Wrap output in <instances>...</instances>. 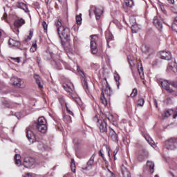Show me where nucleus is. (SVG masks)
<instances>
[{
	"label": "nucleus",
	"mask_w": 177,
	"mask_h": 177,
	"mask_svg": "<svg viewBox=\"0 0 177 177\" xmlns=\"http://www.w3.org/2000/svg\"><path fill=\"white\" fill-rule=\"evenodd\" d=\"M58 35L61 39V44L66 53L73 52V47L70 44L71 41V30L70 28L64 26L62 24V19H58L55 23Z\"/></svg>",
	"instance_id": "f257e3e1"
},
{
	"label": "nucleus",
	"mask_w": 177,
	"mask_h": 177,
	"mask_svg": "<svg viewBox=\"0 0 177 177\" xmlns=\"http://www.w3.org/2000/svg\"><path fill=\"white\" fill-rule=\"evenodd\" d=\"M34 78L36 80V83L38 85L39 88H44V81H42V79H41V77L39 75L35 74Z\"/></svg>",
	"instance_id": "412c9836"
},
{
	"label": "nucleus",
	"mask_w": 177,
	"mask_h": 177,
	"mask_svg": "<svg viewBox=\"0 0 177 177\" xmlns=\"http://www.w3.org/2000/svg\"><path fill=\"white\" fill-rule=\"evenodd\" d=\"M102 88L101 89H110V86H109V82H107V79L105 77L101 82Z\"/></svg>",
	"instance_id": "b1692460"
},
{
	"label": "nucleus",
	"mask_w": 177,
	"mask_h": 177,
	"mask_svg": "<svg viewBox=\"0 0 177 177\" xmlns=\"http://www.w3.org/2000/svg\"><path fill=\"white\" fill-rule=\"evenodd\" d=\"M64 89H74V84L73 83H68L63 84Z\"/></svg>",
	"instance_id": "473e14b6"
},
{
	"label": "nucleus",
	"mask_w": 177,
	"mask_h": 177,
	"mask_svg": "<svg viewBox=\"0 0 177 177\" xmlns=\"http://www.w3.org/2000/svg\"><path fill=\"white\" fill-rule=\"evenodd\" d=\"M53 64L57 70H62V68H63L59 62L53 61Z\"/></svg>",
	"instance_id": "c9c22d12"
},
{
	"label": "nucleus",
	"mask_w": 177,
	"mask_h": 177,
	"mask_svg": "<svg viewBox=\"0 0 177 177\" xmlns=\"http://www.w3.org/2000/svg\"><path fill=\"white\" fill-rule=\"evenodd\" d=\"M101 102L104 106H107V100L106 99V97H104V91L102 90L101 93Z\"/></svg>",
	"instance_id": "7c9ffc66"
},
{
	"label": "nucleus",
	"mask_w": 177,
	"mask_h": 177,
	"mask_svg": "<svg viewBox=\"0 0 177 177\" xmlns=\"http://www.w3.org/2000/svg\"><path fill=\"white\" fill-rule=\"evenodd\" d=\"M106 39L107 42V45H109L110 41H113L114 39V36L110 32H106Z\"/></svg>",
	"instance_id": "c85d7f7f"
},
{
	"label": "nucleus",
	"mask_w": 177,
	"mask_h": 177,
	"mask_svg": "<svg viewBox=\"0 0 177 177\" xmlns=\"http://www.w3.org/2000/svg\"><path fill=\"white\" fill-rule=\"evenodd\" d=\"M82 15L80 14L79 15L76 16V23L77 24H78L79 26L81 25V23L82 21Z\"/></svg>",
	"instance_id": "58836bf2"
},
{
	"label": "nucleus",
	"mask_w": 177,
	"mask_h": 177,
	"mask_svg": "<svg viewBox=\"0 0 177 177\" xmlns=\"http://www.w3.org/2000/svg\"><path fill=\"white\" fill-rule=\"evenodd\" d=\"M160 59L163 60H169L172 57V55L169 51H160Z\"/></svg>",
	"instance_id": "2eb2a0df"
},
{
	"label": "nucleus",
	"mask_w": 177,
	"mask_h": 177,
	"mask_svg": "<svg viewBox=\"0 0 177 177\" xmlns=\"http://www.w3.org/2000/svg\"><path fill=\"white\" fill-rule=\"evenodd\" d=\"M71 169L72 172L75 173V162L74 161V159H71Z\"/></svg>",
	"instance_id": "ea45409f"
},
{
	"label": "nucleus",
	"mask_w": 177,
	"mask_h": 177,
	"mask_svg": "<svg viewBox=\"0 0 177 177\" xmlns=\"http://www.w3.org/2000/svg\"><path fill=\"white\" fill-rule=\"evenodd\" d=\"M93 121L98 124L97 126L99 127L100 131L102 133H106L107 132V123H106L104 120H99V118L95 116L93 118Z\"/></svg>",
	"instance_id": "20e7f679"
},
{
	"label": "nucleus",
	"mask_w": 177,
	"mask_h": 177,
	"mask_svg": "<svg viewBox=\"0 0 177 177\" xmlns=\"http://www.w3.org/2000/svg\"><path fill=\"white\" fill-rule=\"evenodd\" d=\"M43 28H44V30L48 29V25L46 24V22H45V21L43 22Z\"/></svg>",
	"instance_id": "5fc2aeb1"
},
{
	"label": "nucleus",
	"mask_w": 177,
	"mask_h": 177,
	"mask_svg": "<svg viewBox=\"0 0 177 177\" xmlns=\"http://www.w3.org/2000/svg\"><path fill=\"white\" fill-rule=\"evenodd\" d=\"M158 6L160 9V10L162 12L164 15H167V10H165L166 6H164V4L161 2L158 3Z\"/></svg>",
	"instance_id": "72a5a7b5"
},
{
	"label": "nucleus",
	"mask_w": 177,
	"mask_h": 177,
	"mask_svg": "<svg viewBox=\"0 0 177 177\" xmlns=\"http://www.w3.org/2000/svg\"><path fill=\"white\" fill-rule=\"evenodd\" d=\"M30 51L32 53H34V52L37 51V44H33L32 46L30 47Z\"/></svg>",
	"instance_id": "79ce46f5"
},
{
	"label": "nucleus",
	"mask_w": 177,
	"mask_h": 177,
	"mask_svg": "<svg viewBox=\"0 0 177 177\" xmlns=\"http://www.w3.org/2000/svg\"><path fill=\"white\" fill-rule=\"evenodd\" d=\"M26 137L28 139L29 142L34 143V140L35 139V135L32 132V131L30 130L29 129H26Z\"/></svg>",
	"instance_id": "f3484780"
},
{
	"label": "nucleus",
	"mask_w": 177,
	"mask_h": 177,
	"mask_svg": "<svg viewBox=\"0 0 177 177\" xmlns=\"http://www.w3.org/2000/svg\"><path fill=\"white\" fill-rule=\"evenodd\" d=\"M35 164V159L32 157H26L24 160V166L25 168H31Z\"/></svg>",
	"instance_id": "6e6552de"
},
{
	"label": "nucleus",
	"mask_w": 177,
	"mask_h": 177,
	"mask_svg": "<svg viewBox=\"0 0 177 177\" xmlns=\"http://www.w3.org/2000/svg\"><path fill=\"white\" fill-rule=\"evenodd\" d=\"M24 24H26V21L23 19L15 20L14 22V28H12L13 32L17 34V35H19V32H20L19 28L22 27Z\"/></svg>",
	"instance_id": "0eeeda50"
},
{
	"label": "nucleus",
	"mask_w": 177,
	"mask_h": 177,
	"mask_svg": "<svg viewBox=\"0 0 177 177\" xmlns=\"http://www.w3.org/2000/svg\"><path fill=\"white\" fill-rule=\"evenodd\" d=\"M133 0H125L123 3L124 8H132L133 6Z\"/></svg>",
	"instance_id": "a878e982"
},
{
	"label": "nucleus",
	"mask_w": 177,
	"mask_h": 177,
	"mask_svg": "<svg viewBox=\"0 0 177 177\" xmlns=\"http://www.w3.org/2000/svg\"><path fill=\"white\" fill-rule=\"evenodd\" d=\"M158 84L163 88V89H170L171 88V83L168 82L167 80H160L158 82Z\"/></svg>",
	"instance_id": "dca6fc26"
},
{
	"label": "nucleus",
	"mask_w": 177,
	"mask_h": 177,
	"mask_svg": "<svg viewBox=\"0 0 177 177\" xmlns=\"http://www.w3.org/2000/svg\"><path fill=\"white\" fill-rule=\"evenodd\" d=\"M64 177H71V174H66L64 176Z\"/></svg>",
	"instance_id": "338daca9"
},
{
	"label": "nucleus",
	"mask_w": 177,
	"mask_h": 177,
	"mask_svg": "<svg viewBox=\"0 0 177 177\" xmlns=\"http://www.w3.org/2000/svg\"><path fill=\"white\" fill-rule=\"evenodd\" d=\"M169 70L173 71V73H177V64L175 59L169 62Z\"/></svg>",
	"instance_id": "6ab92c4d"
},
{
	"label": "nucleus",
	"mask_w": 177,
	"mask_h": 177,
	"mask_svg": "<svg viewBox=\"0 0 177 177\" xmlns=\"http://www.w3.org/2000/svg\"><path fill=\"white\" fill-rule=\"evenodd\" d=\"M65 107H66V111L68 113V114H70L71 115H74V113H73V111H71V110H70V109H68V106H67V104H65Z\"/></svg>",
	"instance_id": "3c124183"
},
{
	"label": "nucleus",
	"mask_w": 177,
	"mask_h": 177,
	"mask_svg": "<svg viewBox=\"0 0 177 177\" xmlns=\"http://www.w3.org/2000/svg\"><path fill=\"white\" fill-rule=\"evenodd\" d=\"M37 147L39 150H44V149H45V146L42 142H38Z\"/></svg>",
	"instance_id": "a18cd8bd"
},
{
	"label": "nucleus",
	"mask_w": 177,
	"mask_h": 177,
	"mask_svg": "<svg viewBox=\"0 0 177 177\" xmlns=\"http://www.w3.org/2000/svg\"><path fill=\"white\" fill-rule=\"evenodd\" d=\"M145 104V99L141 98L138 100V106H140L141 107L143 106Z\"/></svg>",
	"instance_id": "c03bdc74"
},
{
	"label": "nucleus",
	"mask_w": 177,
	"mask_h": 177,
	"mask_svg": "<svg viewBox=\"0 0 177 177\" xmlns=\"http://www.w3.org/2000/svg\"><path fill=\"white\" fill-rule=\"evenodd\" d=\"M171 28L177 32V16L174 19V21L171 26Z\"/></svg>",
	"instance_id": "4c0bfd02"
},
{
	"label": "nucleus",
	"mask_w": 177,
	"mask_h": 177,
	"mask_svg": "<svg viewBox=\"0 0 177 177\" xmlns=\"http://www.w3.org/2000/svg\"><path fill=\"white\" fill-rule=\"evenodd\" d=\"M171 113H172V111H165L164 114L162 115V120H165V118H168V117H171Z\"/></svg>",
	"instance_id": "f704fd0d"
},
{
	"label": "nucleus",
	"mask_w": 177,
	"mask_h": 177,
	"mask_svg": "<svg viewBox=\"0 0 177 177\" xmlns=\"http://www.w3.org/2000/svg\"><path fill=\"white\" fill-rule=\"evenodd\" d=\"M93 164H95V154H93L89 160L87 162L86 167H83V169H85L86 171H89V169H92V167H93Z\"/></svg>",
	"instance_id": "4468645a"
},
{
	"label": "nucleus",
	"mask_w": 177,
	"mask_h": 177,
	"mask_svg": "<svg viewBox=\"0 0 177 177\" xmlns=\"http://www.w3.org/2000/svg\"><path fill=\"white\" fill-rule=\"evenodd\" d=\"M91 50L93 55H96V53H97V42H99V37L96 35H93L91 36Z\"/></svg>",
	"instance_id": "7ed1b4c3"
},
{
	"label": "nucleus",
	"mask_w": 177,
	"mask_h": 177,
	"mask_svg": "<svg viewBox=\"0 0 177 177\" xmlns=\"http://www.w3.org/2000/svg\"><path fill=\"white\" fill-rule=\"evenodd\" d=\"M141 49H142V50L143 52H145V53H146V50H145V49H146V46H142L141 47Z\"/></svg>",
	"instance_id": "69168bd1"
},
{
	"label": "nucleus",
	"mask_w": 177,
	"mask_h": 177,
	"mask_svg": "<svg viewBox=\"0 0 177 177\" xmlns=\"http://www.w3.org/2000/svg\"><path fill=\"white\" fill-rule=\"evenodd\" d=\"M128 165L127 162H124V164L121 166V171L123 176L124 177H131V172L128 170Z\"/></svg>",
	"instance_id": "f8f14e48"
},
{
	"label": "nucleus",
	"mask_w": 177,
	"mask_h": 177,
	"mask_svg": "<svg viewBox=\"0 0 177 177\" xmlns=\"http://www.w3.org/2000/svg\"><path fill=\"white\" fill-rule=\"evenodd\" d=\"M129 23L132 32L136 34V32H138V25L136 24V19L135 17L131 16L129 17Z\"/></svg>",
	"instance_id": "1a4fd4ad"
},
{
	"label": "nucleus",
	"mask_w": 177,
	"mask_h": 177,
	"mask_svg": "<svg viewBox=\"0 0 177 177\" xmlns=\"http://www.w3.org/2000/svg\"><path fill=\"white\" fill-rule=\"evenodd\" d=\"M173 88H177V82H173L171 83Z\"/></svg>",
	"instance_id": "13d9d810"
},
{
	"label": "nucleus",
	"mask_w": 177,
	"mask_h": 177,
	"mask_svg": "<svg viewBox=\"0 0 177 177\" xmlns=\"http://www.w3.org/2000/svg\"><path fill=\"white\" fill-rule=\"evenodd\" d=\"M64 120L65 122H68V123H70L72 121L71 116L67 115L64 117Z\"/></svg>",
	"instance_id": "37998d69"
},
{
	"label": "nucleus",
	"mask_w": 177,
	"mask_h": 177,
	"mask_svg": "<svg viewBox=\"0 0 177 177\" xmlns=\"http://www.w3.org/2000/svg\"><path fill=\"white\" fill-rule=\"evenodd\" d=\"M153 104L155 107L158 108V104L157 103V100H153Z\"/></svg>",
	"instance_id": "bf43d9fd"
},
{
	"label": "nucleus",
	"mask_w": 177,
	"mask_h": 177,
	"mask_svg": "<svg viewBox=\"0 0 177 177\" xmlns=\"http://www.w3.org/2000/svg\"><path fill=\"white\" fill-rule=\"evenodd\" d=\"M138 71L141 80H143L145 78V73H143V66H142V64H138Z\"/></svg>",
	"instance_id": "393cba45"
},
{
	"label": "nucleus",
	"mask_w": 177,
	"mask_h": 177,
	"mask_svg": "<svg viewBox=\"0 0 177 177\" xmlns=\"http://www.w3.org/2000/svg\"><path fill=\"white\" fill-rule=\"evenodd\" d=\"M153 24L158 30H161L162 28V21H160V19L157 17L153 18Z\"/></svg>",
	"instance_id": "aec40b11"
},
{
	"label": "nucleus",
	"mask_w": 177,
	"mask_h": 177,
	"mask_svg": "<svg viewBox=\"0 0 177 177\" xmlns=\"http://www.w3.org/2000/svg\"><path fill=\"white\" fill-rule=\"evenodd\" d=\"M77 73L80 74L82 77V82L83 84V88L84 89H88L89 87H88V82H86V80H85V73L83 72L82 70L80 68V66L77 67Z\"/></svg>",
	"instance_id": "9d476101"
},
{
	"label": "nucleus",
	"mask_w": 177,
	"mask_h": 177,
	"mask_svg": "<svg viewBox=\"0 0 177 177\" xmlns=\"http://www.w3.org/2000/svg\"><path fill=\"white\" fill-rule=\"evenodd\" d=\"M66 92L69 93V96H71L73 99H78V95H77V93L75 92V90H66Z\"/></svg>",
	"instance_id": "bb28decb"
},
{
	"label": "nucleus",
	"mask_w": 177,
	"mask_h": 177,
	"mask_svg": "<svg viewBox=\"0 0 177 177\" xmlns=\"http://www.w3.org/2000/svg\"><path fill=\"white\" fill-rule=\"evenodd\" d=\"M102 91H104V95H106V96H111V94L113 93V91L111 89H105Z\"/></svg>",
	"instance_id": "a19ab883"
},
{
	"label": "nucleus",
	"mask_w": 177,
	"mask_h": 177,
	"mask_svg": "<svg viewBox=\"0 0 177 177\" xmlns=\"http://www.w3.org/2000/svg\"><path fill=\"white\" fill-rule=\"evenodd\" d=\"M8 45L9 46H10L11 48H20V41H17V40H15L12 38H10L8 40Z\"/></svg>",
	"instance_id": "a211bd4d"
},
{
	"label": "nucleus",
	"mask_w": 177,
	"mask_h": 177,
	"mask_svg": "<svg viewBox=\"0 0 177 177\" xmlns=\"http://www.w3.org/2000/svg\"><path fill=\"white\" fill-rule=\"evenodd\" d=\"M59 103H60V104H61L62 106H66V104H67V103H66V101L64 100V98L60 97V98L59 99Z\"/></svg>",
	"instance_id": "de8ad7c7"
},
{
	"label": "nucleus",
	"mask_w": 177,
	"mask_h": 177,
	"mask_svg": "<svg viewBox=\"0 0 177 177\" xmlns=\"http://www.w3.org/2000/svg\"><path fill=\"white\" fill-rule=\"evenodd\" d=\"M176 117H177V108H176V111L173 115V118H176Z\"/></svg>",
	"instance_id": "e2e57ef3"
},
{
	"label": "nucleus",
	"mask_w": 177,
	"mask_h": 177,
	"mask_svg": "<svg viewBox=\"0 0 177 177\" xmlns=\"http://www.w3.org/2000/svg\"><path fill=\"white\" fill-rule=\"evenodd\" d=\"M10 59H12V60H14L15 63H20V57H10Z\"/></svg>",
	"instance_id": "864d4df0"
},
{
	"label": "nucleus",
	"mask_w": 177,
	"mask_h": 177,
	"mask_svg": "<svg viewBox=\"0 0 177 177\" xmlns=\"http://www.w3.org/2000/svg\"><path fill=\"white\" fill-rule=\"evenodd\" d=\"M169 3H171V5H174L175 3V0H168Z\"/></svg>",
	"instance_id": "680f3d73"
},
{
	"label": "nucleus",
	"mask_w": 177,
	"mask_h": 177,
	"mask_svg": "<svg viewBox=\"0 0 177 177\" xmlns=\"http://www.w3.org/2000/svg\"><path fill=\"white\" fill-rule=\"evenodd\" d=\"M118 147H116L115 149L113 151V156H117V153H118Z\"/></svg>",
	"instance_id": "4d7b16f0"
},
{
	"label": "nucleus",
	"mask_w": 177,
	"mask_h": 177,
	"mask_svg": "<svg viewBox=\"0 0 177 177\" xmlns=\"http://www.w3.org/2000/svg\"><path fill=\"white\" fill-rule=\"evenodd\" d=\"M100 154L101 157H102L103 160H106V159H104V154H103V150H100Z\"/></svg>",
	"instance_id": "6e6d98bb"
},
{
	"label": "nucleus",
	"mask_w": 177,
	"mask_h": 177,
	"mask_svg": "<svg viewBox=\"0 0 177 177\" xmlns=\"http://www.w3.org/2000/svg\"><path fill=\"white\" fill-rule=\"evenodd\" d=\"M11 84L16 86L17 88H21V84H23V80L17 77H13L10 79Z\"/></svg>",
	"instance_id": "9b49d317"
},
{
	"label": "nucleus",
	"mask_w": 177,
	"mask_h": 177,
	"mask_svg": "<svg viewBox=\"0 0 177 177\" xmlns=\"http://www.w3.org/2000/svg\"><path fill=\"white\" fill-rule=\"evenodd\" d=\"M15 116L17 117V118H18V120H20V118L23 117V114H21V112H17L15 113Z\"/></svg>",
	"instance_id": "603ef678"
},
{
	"label": "nucleus",
	"mask_w": 177,
	"mask_h": 177,
	"mask_svg": "<svg viewBox=\"0 0 177 177\" xmlns=\"http://www.w3.org/2000/svg\"><path fill=\"white\" fill-rule=\"evenodd\" d=\"M172 10L174 13H177V6H175L174 7H173Z\"/></svg>",
	"instance_id": "052dcab7"
},
{
	"label": "nucleus",
	"mask_w": 177,
	"mask_h": 177,
	"mask_svg": "<svg viewBox=\"0 0 177 177\" xmlns=\"http://www.w3.org/2000/svg\"><path fill=\"white\" fill-rule=\"evenodd\" d=\"M107 118L111 122H114V121H115V119L113 115H109Z\"/></svg>",
	"instance_id": "09e8293b"
},
{
	"label": "nucleus",
	"mask_w": 177,
	"mask_h": 177,
	"mask_svg": "<svg viewBox=\"0 0 177 177\" xmlns=\"http://www.w3.org/2000/svg\"><path fill=\"white\" fill-rule=\"evenodd\" d=\"M109 138L113 140L115 143H118V134L114 131L113 129H110L109 130Z\"/></svg>",
	"instance_id": "ddd939ff"
},
{
	"label": "nucleus",
	"mask_w": 177,
	"mask_h": 177,
	"mask_svg": "<svg viewBox=\"0 0 177 177\" xmlns=\"http://www.w3.org/2000/svg\"><path fill=\"white\" fill-rule=\"evenodd\" d=\"M145 139L147 140V142H148V143H149V145L151 146V147H156V145H154V141L153 140V139H151V138L149 137H145Z\"/></svg>",
	"instance_id": "e433bc0d"
},
{
	"label": "nucleus",
	"mask_w": 177,
	"mask_h": 177,
	"mask_svg": "<svg viewBox=\"0 0 177 177\" xmlns=\"http://www.w3.org/2000/svg\"><path fill=\"white\" fill-rule=\"evenodd\" d=\"M165 147L167 150H175L177 147V138L173 137L165 142Z\"/></svg>",
	"instance_id": "39448f33"
},
{
	"label": "nucleus",
	"mask_w": 177,
	"mask_h": 177,
	"mask_svg": "<svg viewBox=\"0 0 177 177\" xmlns=\"http://www.w3.org/2000/svg\"><path fill=\"white\" fill-rule=\"evenodd\" d=\"M0 88H5V84L3 82L0 84Z\"/></svg>",
	"instance_id": "774afa93"
},
{
	"label": "nucleus",
	"mask_w": 177,
	"mask_h": 177,
	"mask_svg": "<svg viewBox=\"0 0 177 177\" xmlns=\"http://www.w3.org/2000/svg\"><path fill=\"white\" fill-rule=\"evenodd\" d=\"M17 8H19V9H22V10H24L26 13L28 12V7H27V4L23 2H18Z\"/></svg>",
	"instance_id": "4be33fe9"
},
{
	"label": "nucleus",
	"mask_w": 177,
	"mask_h": 177,
	"mask_svg": "<svg viewBox=\"0 0 177 177\" xmlns=\"http://www.w3.org/2000/svg\"><path fill=\"white\" fill-rule=\"evenodd\" d=\"M147 168H148L151 174H153L154 172V162H153L152 161L148 160L147 162Z\"/></svg>",
	"instance_id": "5701e85b"
},
{
	"label": "nucleus",
	"mask_w": 177,
	"mask_h": 177,
	"mask_svg": "<svg viewBox=\"0 0 177 177\" xmlns=\"http://www.w3.org/2000/svg\"><path fill=\"white\" fill-rule=\"evenodd\" d=\"M166 91L168 93H173V92H174V90H172V89H167Z\"/></svg>",
	"instance_id": "0e129e2a"
},
{
	"label": "nucleus",
	"mask_w": 177,
	"mask_h": 177,
	"mask_svg": "<svg viewBox=\"0 0 177 177\" xmlns=\"http://www.w3.org/2000/svg\"><path fill=\"white\" fill-rule=\"evenodd\" d=\"M15 160L16 165H17L18 167H20V165H21V156H20V154H16L15 156Z\"/></svg>",
	"instance_id": "c756f323"
},
{
	"label": "nucleus",
	"mask_w": 177,
	"mask_h": 177,
	"mask_svg": "<svg viewBox=\"0 0 177 177\" xmlns=\"http://www.w3.org/2000/svg\"><path fill=\"white\" fill-rule=\"evenodd\" d=\"M32 38V32H30L29 35L28 36V37L26 39V41L28 42V41H31V39Z\"/></svg>",
	"instance_id": "8fccbe9b"
},
{
	"label": "nucleus",
	"mask_w": 177,
	"mask_h": 177,
	"mask_svg": "<svg viewBox=\"0 0 177 177\" xmlns=\"http://www.w3.org/2000/svg\"><path fill=\"white\" fill-rule=\"evenodd\" d=\"M93 13H94V15H95L96 20H99V19H100V17L102 16V14L103 13V8H96V6H93L89 10V16H91V15H93Z\"/></svg>",
	"instance_id": "423d86ee"
},
{
	"label": "nucleus",
	"mask_w": 177,
	"mask_h": 177,
	"mask_svg": "<svg viewBox=\"0 0 177 177\" xmlns=\"http://www.w3.org/2000/svg\"><path fill=\"white\" fill-rule=\"evenodd\" d=\"M113 77H114V80L116 82V85H117V86L119 89V88H120V75L118 74V73H117V71H115Z\"/></svg>",
	"instance_id": "cd10ccee"
},
{
	"label": "nucleus",
	"mask_w": 177,
	"mask_h": 177,
	"mask_svg": "<svg viewBox=\"0 0 177 177\" xmlns=\"http://www.w3.org/2000/svg\"><path fill=\"white\" fill-rule=\"evenodd\" d=\"M138 95V89H133L132 93H131L130 96L131 97H135Z\"/></svg>",
	"instance_id": "49530a36"
},
{
	"label": "nucleus",
	"mask_w": 177,
	"mask_h": 177,
	"mask_svg": "<svg viewBox=\"0 0 177 177\" xmlns=\"http://www.w3.org/2000/svg\"><path fill=\"white\" fill-rule=\"evenodd\" d=\"M128 60L131 67H134L136 64V60H135L131 55L128 57Z\"/></svg>",
	"instance_id": "2f4dec72"
},
{
	"label": "nucleus",
	"mask_w": 177,
	"mask_h": 177,
	"mask_svg": "<svg viewBox=\"0 0 177 177\" xmlns=\"http://www.w3.org/2000/svg\"><path fill=\"white\" fill-rule=\"evenodd\" d=\"M36 127L39 132L45 133L46 131H48V127L46 126V119H45L44 116L39 118Z\"/></svg>",
	"instance_id": "f03ea898"
}]
</instances>
